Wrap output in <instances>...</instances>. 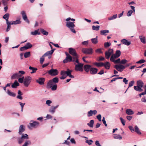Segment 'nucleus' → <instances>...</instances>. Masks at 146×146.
Listing matches in <instances>:
<instances>
[{
  "instance_id": "obj_61",
  "label": "nucleus",
  "mask_w": 146,
  "mask_h": 146,
  "mask_svg": "<svg viewBox=\"0 0 146 146\" xmlns=\"http://www.w3.org/2000/svg\"><path fill=\"white\" fill-rule=\"evenodd\" d=\"M102 121L103 122V123L105 125V126L106 127L107 126V125L106 123V121L105 120V118L104 117H103V119L102 120Z\"/></svg>"
},
{
  "instance_id": "obj_47",
  "label": "nucleus",
  "mask_w": 146,
  "mask_h": 146,
  "mask_svg": "<svg viewBox=\"0 0 146 146\" xmlns=\"http://www.w3.org/2000/svg\"><path fill=\"white\" fill-rule=\"evenodd\" d=\"M31 55L30 52H27L25 53L24 54V56L25 58H27L29 57Z\"/></svg>"
},
{
  "instance_id": "obj_10",
  "label": "nucleus",
  "mask_w": 146,
  "mask_h": 146,
  "mask_svg": "<svg viewBox=\"0 0 146 146\" xmlns=\"http://www.w3.org/2000/svg\"><path fill=\"white\" fill-rule=\"evenodd\" d=\"M113 53V50L109 49L105 52V57L107 59H109L111 54Z\"/></svg>"
},
{
  "instance_id": "obj_24",
  "label": "nucleus",
  "mask_w": 146,
  "mask_h": 146,
  "mask_svg": "<svg viewBox=\"0 0 146 146\" xmlns=\"http://www.w3.org/2000/svg\"><path fill=\"white\" fill-rule=\"evenodd\" d=\"M58 106V105H57L55 106H51L50 109L49 110V112L53 113L55 112L56 109L57 108Z\"/></svg>"
},
{
  "instance_id": "obj_1",
  "label": "nucleus",
  "mask_w": 146,
  "mask_h": 146,
  "mask_svg": "<svg viewBox=\"0 0 146 146\" xmlns=\"http://www.w3.org/2000/svg\"><path fill=\"white\" fill-rule=\"evenodd\" d=\"M69 53L73 56L74 58H75L76 60L75 62L78 63V56L75 50L71 48H69Z\"/></svg>"
},
{
  "instance_id": "obj_42",
  "label": "nucleus",
  "mask_w": 146,
  "mask_h": 146,
  "mask_svg": "<svg viewBox=\"0 0 146 146\" xmlns=\"http://www.w3.org/2000/svg\"><path fill=\"white\" fill-rule=\"evenodd\" d=\"M40 31L41 33L44 35H47L48 34V32L47 31H45L44 29H40Z\"/></svg>"
},
{
  "instance_id": "obj_41",
  "label": "nucleus",
  "mask_w": 146,
  "mask_h": 146,
  "mask_svg": "<svg viewBox=\"0 0 146 146\" xmlns=\"http://www.w3.org/2000/svg\"><path fill=\"white\" fill-rule=\"evenodd\" d=\"M94 65H96V66L98 67H101L103 66L104 65V63L101 62V63H98V62H95L94 64Z\"/></svg>"
},
{
  "instance_id": "obj_39",
  "label": "nucleus",
  "mask_w": 146,
  "mask_h": 146,
  "mask_svg": "<svg viewBox=\"0 0 146 146\" xmlns=\"http://www.w3.org/2000/svg\"><path fill=\"white\" fill-rule=\"evenodd\" d=\"M94 122V120H91L90 121V123H87V125L90 127H93Z\"/></svg>"
},
{
  "instance_id": "obj_33",
  "label": "nucleus",
  "mask_w": 146,
  "mask_h": 146,
  "mask_svg": "<svg viewBox=\"0 0 146 146\" xmlns=\"http://www.w3.org/2000/svg\"><path fill=\"white\" fill-rule=\"evenodd\" d=\"M109 31L107 30H101L100 31V34L102 35H106V33H108Z\"/></svg>"
},
{
  "instance_id": "obj_34",
  "label": "nucleus",
  "mask_w": 146,
  "mask_h": 146,
  "mask_svg": "<svg viewBox=\"0 0 146 146\" xmlns=\"http://www.w3.org/2000/svg\"><path fill=\"white\" fill-rule=\"evenodd\" d=\"M31 34L33 35H39L40 34L39 32H38V30H36L33 32H31Z\"/></svg>"
},
{
  "instance_id": "obj_57",
  "label": "nucleus",
  "mask_w": 146,
  "mask_h": 146,
  "mask_svg": "<svg viewBox=\"0 0 146 146\" xmlns=\"http://www.w3.org/2000/svg\"><path fill=\"white\" fill-rule=\"evenodd\" d=\"M111 43L110 42H105L104 43V47L105 48L108 47L111 45Z\"/></svg>"
},
{
  "instance_id": "obj_58",
  "label": "nucleus",
  "mask_w": 146,
  "mask_h": 146,
  "mask_svg": "<svg viewBox=\"0 0 146 146\" xmlns=\"http://www.w3.org/2000/svg\"><path fill=\"white\" fill-rule=\"evenodd\" d=\"M52 103L51 101L50 100H47L46 101V104L48 105V106H50V104Z\"/></svg>"
},
{
  "instance_id": "obj_12",
  "label": "nucleus",
  "mask_w": 146,
  "mask_h": 146,
  "mask_svg": "<svg viewBox=\"0 0 146 146\" xmlns=\"http://www.w3.org/2000/svg\"><path fill=\"white\" fill-rule=\"evenodd\" d=\"M59 82V79L58 77H55L52 78L51 80H50L48 82L50 85H52V84H56V83H58Z\"/></svg>"
},
{
  "instance_id": "obj_50",
  "label": "nucleus",
  "mask_w": 146,
  "mask_h": 146,
  "mask_svg": "<svg viewBox=\"0 0 146 146\" xmlns=\"http://www.w3.org/2000/svg\"><path fill=\"white\" fill-rule=\"evenodd\" d=\"M27 49L30 48L32 46V45L29 42L27 43L25 46Z\"/></svg>"
},
{
  "instance_id": "obj_28",
  "label": "nucleus",
  "mask_w": 146,
  "mask_h": 146,
  "mask_svg": "<svg viewBox=\"0 0 146 146\" xmlns=\"http://www.w3.org/2000/svg\"><path fill=\"white\" fill-rule=\"evenodd\" d=\"M137 85L139 86V87H140L142 88L143 84V83L142 81L141 80L138 81L137 82Z\"/></svg>"
},
{
  "instance_id": "obj_30",
  "label": "nucleus",
  "mask_w": 146,
  "mask_h": 146,
  "mask_svg": "<svg viewBox=\"0 0 146 146\" xmlns=\"http://www.w3.org/2000/svg\"><path fill=\"white\" fill-rule=\"evenodd\" d=\"M7 94L9 96L15 97L16 96V94L14 93L11 92L9 90H7Z\"/></svg>"
},
{
  "instance_id": "obj_19",
  "label": "nucleus",
  "mask_w": 146,
  "mask_h": 146,
  "mask_svg": "<svg viewBox=\"0 0 146 146\" xmlns=\"http://www.w3.org/2000/svg\"><path fill=\"white\" fill-rule=\"evenodd\" d=\"M121 53V52L119 50H117L115 54H112L111 56H113L115 58H117L120 56Z\"/></svg>"
},
{
  "instance_id": "obj_13",
  "label": "nucleus",
  "mask_w": 146,
  "mask_h": 146,
  "mask_svg": "<svg viewBox=\"0 0 146 146\" xmlns=\"http://www.w3.org/2000/svg\"><path fill=\"white\" fill-rule=\"evenodd\" d=\"M33 122H30L29 123V125L30 126L33 128H35L37 127L39 125V123L38 122L36 121H31Z\"/></svg>"
},
{
  "instance_id": "obj_53",
  "label": "nucleus",
  "mask_w": 146,
  "mask_h": 146,
  "mask_svg": "<svg viewBox=\"0 0 146 146\" xmlns=\"http://www.w3.org/2000/svg\"><path fill=\"white\" fill-rule=\"evenodd\" d=\"M44 58L43 56H42V57L40 58V63L41 64H43V62H44Z\"/></svg>"
},
{
  "instance_id": "obj_48",
  "label": "nucleus",
  "mask_w": 146,
  "mask_h": 146,
  "mask_svg": "<svg viewBox=\"0 0 146 146\" xmlns=\"http://www.w3.org/2000/svg\"><path fill=\"white\" fill-rule=\"evenodd\" d=\"M25 77L24 76H22L21 78H19L18 79V81L21 83H23V81H24Z\"/></svg>"
},
{
  "instance_id": "obj_3",
  "label": "nucleus",
  "mask_w": 146,
  "mask_h": 146,
  "mask_svg": "<svg viewBox=\"0 0 146 146\" xmlns=\"http://www.w3.org/2000/svg\"><path fill=\"white\" fill-rule=\"evenodd\" d=\"M74 22H67L66 23V26L70 29L72 32L75 33L76 32L74 28V27L75 26V25L74 24Z\"/></svg>"
},
{
  "instance_id": "obj_38",
  "label": "nucleus",
  "mask_w": 146,
  "mask_h": 146,
  "mask_svg": "<svg viewBox=\"0 0 146 146\" xmlns=\"http://www.w3.org/2000/svg\"><path fill=\"white\" fill-rule=\"evenodd\" d=\"M134 88L135 90L138 91L142 92L143 91V90L141 88L139 87V86L137 85V86H134Z\"/></svg>"
},
{
  "instance_id": "obj_60",
  "label": "nucleus",
  "mask_w": 146,
  "mask_h": 146,
  "mask_svg": "<svg viewBox=\"0 0 146 146\" xmlns=\"http://www.w3.org/2000/svg\"><path fill=\"white\" fill-rule=\"evenodd\" d=\"M119 119H120L123 125V126L125 125V120L124 119H123L122 117H120Z\"/></svg>"
},
{
  "instance_id": "obj_11",
  "label": "nucleus",
  "mask_w": 146,
  "mask_h": 146,
  "mask_svg": "<svg viewBox=\"0 0 146 146\" xmlns=\"http://www.w3.org/2000/svg\"><path fill=\"white\" fill-rule=\"evenodd\" d=\"M46 88H51L52 91H55L57 89V85L56 84H52V85H50L49 83H47L46 85Z\"/></svg>"
},
{
  "instance_id": "obj_15",
  "label": "nucleus",
  "mask_w": 146,
  "mask_h": 146,
  "mask_svg": "<svg viewBox=\"0 0 146 146\" xmlns=\"http://www.w3.org/2000/svg\"><path fill=\"white\" fill-rule=\"evenodd\" d=\"M116 58H113V56H111L110 58V60L111 61L113 62L115 64H120L121 60L119 58L117 60H115V59Z\"/></svg>"
},
{
  "instance_id": "obj_16",
  "label": "nucleus",
  "mask_w": 146,
  "mask_h": 146,
  "mask_svg": "<svg viewBox=\"0 0 146 146\" xmlns=\"http://www.w3.org/2000/svg\"><path fill=\"white\" fill-rule=\"evenodd\" d=\"M25 127L23 125H21L19 128V135H21L23 133L25 130Z\"/></svg>"
},
{
  "instance_id": "obj_26",
  "label": "nucleus",
  "mask_w": 146,
  "mask_h": 146,
  "mask_svg": "<svg viewBox=\"0 0 146 146\" xmlns=\"http://www.w3.org/2000/svg\"><path fill=\"white\" fill-rule=\"evenodd\" d=\"M54 51V50H52L50 51L47 52L43 55H42V56L44 57V56H48L49 55L52 54L53 53Z\"/></svg>"
},
{
  "instance_id": "obj_22",
  "label": "nucleus",
  "mask_w": 146,
  "mask_h": 146,
  "mask_svg": "<svg viewBox=\"0 0 146 146\" xmlns=\"http://www.w3.org/2000/svg\"><path fill=\"white\" fill-rule=\"evenodd\" d=\"M91 68V66L89 65H86L84 66V70L87 72L90 71Z\"/></svg>"
},
{
  "instance_id": "obj_4",
  "label": "nucleus",
  "mask_w": 146,
  "mask_h": 146,
  "mask_svg": "<svg viewBox=\"0 0 146 146\" xmlns=\"http://www.w3.org/2000/svg\"><path fill=\"white\" fill-rule=\"evenodd\" d=\"M74 64L75 65V70L76 71H82L83 66V64L79 63L78 60V63L74 62Z\"/></svg>"
},
{
  "instance_id": "obj_51",
  "label": "nucleus",
  "mask_w": 146,
  "mask_h": 146,
  "mask_svg": "<svg viewBox=\"0 0 146 146\" xmlns=\"http://www.w3.org/2000/svg\"><path fill=\"white\" fill-rule=\"evenodd\" d=\"M93 142L92 140H86V143H87L89 145H92V143Z\"/></svg>"
},
{
  "instance_id": "obj_6",
  "label": "nucleus",
  "mask_w": 146,
  "mask_h": 146,
  "mask_svg": "<svg viewBox=\"0 0 146 146\" xmlns=\"http://www.w3.org/2000/svg\"><path fill=\"white\" fill-rule=\"evenodd\" d=\"M82 52L84 54H92L94 52L92 48H83L82 50Z\"/></svg>"
},
{
  "instance_id": "obj_44",
  "label": "nucleus",
  "mask_w": 146,
  "mask_h": 146,
  "mask_svg": "<svg viewBox=\"0 0 146 146\" xmlns=\"http://www.w3.org/2000/svg\"><path fill=\"white\" fill-rule=\"evenodd\" d=\"M100 27V26L97 25L96 26H95L93 25L92 26V29L93 30L98 31Z\"/></svg>"
},
{
  "instance_id": "obj_37",
  "label": "nucleus",
  "mask_w": 146,
  "mask_h": 146,
  "mask_svg": "<svg viewBox=\"0 0 146 146\" xmlns=\"http://www.w3.org/2000/svg\"><path fill=\"white\" fill-rule=\"evenodd\" d=\"M12 25H16L21 23V21L19 20H17L15 21H12L11 22Z\"/></svg>"
},
{
  "instance_id": "obj_17",
  "label": "nucleus",
  "mask_w": 146,
  "mask_h": 146,
  "mask_svg": "<svg viewBox=\"0 0 146 146\" xmlns=\"http://www.w3.org/2000/svg\"><path fill=\"white\" fill-rule=\"evenodd\" d=\"M60 74L61 75H62V76L60 77V79L64 80L66 78L67 75L66 71L64 70L61 71Z\"/></svg>"
},
{
  "instance_id": "obj_9",
  "label": "nucleus",
  "mask_w": 146,
  "mask_h": 146,
  "mask_svg": "<svg viewBox=\"0 0 146 146\" xmlns=\"http://www.w3.org/2000/svg\"><path fill=\"white\" fill-rule=\"evenodd\" d=\"M114 68L119 72H121L125 68V66L121 64H118L115 65Z\"/></svg>"
},
{
  "instance_id": "obj_25",
  "label": "nucleus",
  "mask_w": 146,
  "mask_h": 146,
  "mask_svg": "<svg viewBox=\"0 0 146 146\" xmlns=\"http://www.w3.org/2000/svg\"><path fill=\"white\" fill-rule=\"evenodd\" d=\"M125 112L126 113L129 115H133L134 113L133 111L132 110L129 109L126 110Z\"/></svg>"
},
{
  "instance_id": "obj_43",
  "label": "nucleus",
  "mask_w": 146,
  "mask_h": 146,
  "mask_svg": "<svg viewBox=\"0 0 146 146\" xmlns=\"http://www.w3.org/2000/svg\"><path fill=\"white\" fill-rule=\"evenodd\" d=\"M139 38L141 40V41L143 43H145V37L143 36H139Z\"/></svg>"
},
{
  "instance_id": "obj_31",
  "label": "nucleus",
  "mask_w": 146,
  "mask_h": 146,
  "mask_svg": "<svg viewBox=\"0 0 146 146\" xmlns=\"http://www.w3.org/2000/svg\"><path fill=\"white\" fill-rule=\"evenodd\" d=\"M6 23L7 25V28L6 29V31L7 32H8L10 30V29L11 28V25H12V24H11V22H6Z\"/></svg>"
},
{
  "instance_id": "obj_49",
  "label": "nucleus",
  "mask_w": 146,
  "mask_h": 146,
  "mask_svg": "<svg viewBox=\"0 0 146 146\" xmlns=\"http://www.w3.org/2000/svg\"><path fill=\"white\" fill-rule=\"evenodd\" d=\"M31 142L30 141H25L24 144L22 146H27L31 144Z\"/></svg>"
},
{
  "instance_id": "obj_14",
  "label": "nucleus",
  "mask_w": 146,
  "mask_h": 146,
  "mask_svg": "<svg viewBox=\"0 0 146 146\" xmlns=\"http://www.w3.org/2000/svg\"><path fill=\"white\" fill-rule=\"evenodd\" d=\"M21 13L22 15L23 20L25 21H26L28 23H29V21L27 19V17L25 11H21Z\"/></svg>"
},
{
  "instance_id": "obj_7",
  "label": "nucleus",
  "mask_w": 146,
  "mask_h": 146,
  "mask_svg": "<svg viewBox=\"0 0 146 146\" xmlns=\"http://www.w3.org/2000/svg\"><path fill=\"white\" fill-rule=\"evenodd\" d=\"M48 74L51 76H56L58 74V72L57 70L52 68L48 71Z\"/></svg>"
},
{
  "instance_id": "obj_23",
  "label": "nucleus",
  "mask_w": 146,
  "mask_h": 146,
  "mask_svg": "<svg viewBox=\"0 0 146 146\" xmlns=\"http://www.w3.org/2000/svg\"><path fill=\"white\" fill-rule=\"evenodd\" d=\"M97 69L96 68H91L90 70V72L92 74H95L97 73Z\"/></svg>"
},
{
  "instance_id": "obj_64",
  "label": "nucleus",
  "mask_w": 146,
  "mask_h": 146,
  "mask_svg": "<svg viewBox=\"0 0 146 146\" xmlns=\"http://www.w3.org/2000/svg\"><path fill=\"white\" fill-rule=\"evenodd\" d=\"M95 52L97 53H102V51L101 50V49L100 48H99L96 50H95Z\"/></svg>"
},
{
  "instance_id": "obj_29",
  "label": "nucleus",
  "mask_w": 146,
  "mask_h": 146,
  "mask_svg": "<svg viewBox=\"0 0 146 146\" xmlns=\"http://www.w3.org/2000/svg\"><path fill=\"white\" fill-rule=\"evenodd\" d=\"M9 14L8 13H6L3 16V18L6 20V22H9L8 20L9 17Z\"/></svg>"
},
{
  "instance_id": "obj_35",
  "label": "nucleus",
  "mask_w": 146,
  "mask_h": 146,
  "mask_svg": "<svg viewBox=\"0 0 146 146\" xmlns=\"http://www.w3.org/2000/svg\"><path fill=\"white\" fill-rule=\"evenodd\" d=\"M29 69L32 70V72H31V74H33L36 72V71L37 70V69L31 66L29 67Z\"/></svg>"
},
{
  "instance_id": "obj_52",
  "label": "nucleus",
  "mask_w": 146,
  "mask_h": 146,
  "mask_svg": "<svg viewBox=\"0 0 146 146\" xmlns=\"http://www.w3.org/2000/svg\"><path fill=\"white\" fill-rule=\"evenodd\" d=\"M133 12H134L131 10H129L127 13V16L128 17L130 16Z\"/></svg>"
},
{
  "instance_id": "obj_62",
  "label": "nucleus",
  "mask_w": 146,
  "mask_h": 146,
  "mask_svg": "<svg viewBox=\"0 0 146 146\" xmlns=\"http://www.w3.org/2000/svg\"><path fill=\"white\" fill-rule=\"evenodd\" d=\"M105 59L104 57L102 56H100L98 58V59L97 60L98 61H103Z\"/></svg>"
},
{
  "instance_id": "obj_45",
  "label": "nucleus",
  "mask_w": 146,
  "mask_h": 146,
  "mask_svg": "<svg viewBox=\"0 0 146 146\" xmlns=\"http://www.w3.org/2000/svg\"><path fill=\"white\" fill-rule=\"evenodd\" d=\"M117 14L114 15L111 17H109L108 18V20H112L114 19L117 18Z\"/></svg>"
},
{
  "instance_id": "obj_21",
  "label": "nucleus",
  "mask_w": 146,
  "mask_h": 146,
  "mask_svg": "<svg viewBox=\"0 0 146 146\" xmlns=\"http://www.w3.org/2000/svg\"><path fill=\"white\" fill-rule=\"evenodd\" d=\"M121 42L123 44L127 46L129 45L131 43L130 41H129L126 39H123L121 40Z\"/></svg>"
},
{
  "instance_id": "obj_46",
  "label": "nucleus",
  "mask_w": 146,
  "mask_h": 146,
  "mask_svg": "<svg viewBox=\"0 0 146 146\" xmlns=\"http://www.w3.org/2000/svg\"><path fill=\"white\" fill-rule=\"evenodd\" d=\"M135 131L138 134H141V132L140 131L138 127L136 125L135 127Z\"/></svg>"
},
{
  "instance_id": "obj_54",
  "label": "nucleus",
  "mask_w": 146,
  "mask_h": 146,
  "mask_svg": "<svg viewBox=\"0 0 146 146\" xmlns=\"http://www.w3.org/2000/svg\"><path fill=\"white\" fill-rule=\"evenodd\" d=\"M72 72V71L71 70L68 69L67 70V71H66V73L67 76H69L71 74V73Z\"/></svg>"
},
{
  "instance_id": "obj_56",
  "label": "nucleus",
  "mask_w": 146,
  "mask_h": 146,
  "mask_svg": "<svg viewBox=\"0 0 146 146\" xmlns=\"http://www.w3.org/2000/svg\"><path fill=\"white\" fill-rule=\"evenodd\" d=\"M146 62V61L144 59H141L136 62L137 64H142Z\"/></svg>"
},
{
  "instance_id": "obj_32",
  "label": "nucleus",
  "mask_w": 146,
  "mask_h": 146,
  "mask_svg": "<svg viewBox=\"0 0 146 146\" xmlns=\"http://www.w3.org/2000/svg\"><path fill=\"white\" fill-rule=\"evenodd\" d=\"M19 85V83L16 81H15L12 85V87L13 88H16Z\"/></svg>"
},
{
  "instance_id": "obj_20",
  "label": "nucleus",
  "mask_w": 146,
  "mask_h": 146,
  "mask_svg": "<svg viewBox=\"0 0 146 146\" xmlns=\"http://www.w3.org/2000/svg\"><path fill=\"white\" fill-rule=\"evenodd\" d=\"M21 76V75L19 73H16L13 74L11 76V79H15L18 77H20Z\"/></svg>"
},
{
  "instance_id": "obj_59",
  "label": "nucleus",
  "mask_w": 146,
  "mask_h": 146,
  "mask_svg": "<svg viewBox=\"0 0 146 146\" xmlns=\"http://www.w3.org/2000/svg\"><path fill=\"white\" fill-rule=\"evenodd\" d=\"M134 83V81L133 80H132L131 81H130L129 83V87L128 88H129V87H131L133 86V84Z\"/></svg>"
},
{
  "instance_id": "obj_27",
  "label": "nucleus",
  "mask_w": 146,
  "mask_h": 146,
  "mask_svg": "<svg viewBox=\"0 0 146 146\" xmlns=\"http://www.w3.org/2000/svg\"><path fill=\"white\" fill-rule=\"evenodd\" d=\"M110 64L108 62H105L104 63V65L103 66H104L105 68L106 69H109L110 67Z\"/></svg>"
},
{
  "instance_id": "obj_5",
  "label": "nucleus",
  "mask_w": 146,
  "mask_h": 146,
  "mask_svg": "<svg viewBox=\"0 0 146 146\" xmlns=\"http://www.w3.org/2000/svg\"><path fill=\"white\" fill-rule=\"evenodd\" d=\"M32 78L31 77L28 76L25 78L23 81V84L25 86L27 87L28 86L31 82Z\"/></svg>"
},
{
  "instance_id": "obj_36",
  "label": "nucleus",
  "mask_w": 146,
  "mask_h": 146,
  "mask_svg": "<svg viewBox=\"0 0 146 146\" xmlns=\"http://www.w3.org/2000/svg\"><path fill=\"white\" fill-rule=\"evenodd\" d=\"M97 38L98 36H96V38H93L91 39L92 42L93 44H96L98 43V41Z\"/></svg>"
},
{
  "instance_id": "obj_63",
  "label": "nucleus",
  "mask_w": 146,
  "mask_h": 146,
  "mask_svg": "<svg viewBox=\"0 0 146 146\" xmlns=\"http://www.w3.org/2000/svg\"><path fill=\"white\" fill-rule=\"evenodd\" d=\"M27 47H26V46H24L23 47H21L20 48V51H24V50H27Z\"/></svg>"
},
{
  "instance_id": "obj_18",
  "label": "nucleus",
  "mask_w": 146,
  "mask_h": 146,
  "mask_svg": "<svg viewBox=\"0 0 146 146\" xmlns=\"http://www.w3.org/2000/svg\"><path fill=\"white\" fill-rule=\"evenodd\" d=\"M45 79L43 78H40L36 80V82L40 85H43L44 84Z\"/></svg>"
},
{
  "instance_id": "obj_2",
  "label": "nucleus",
  "mask_w": 146,
  "mask_h": 146,
  "mask_svg": "<svg viewBox=\"0 0 146 146\" xmlns=\"http://www.w3.org/2000/svg\"><path fill=\"white\" fill-rule=\"evenodd\" d=\"M22 136L20 137L17 138L18 143L19 144H21L24 141V139H28L29 138L28 135L27 134H22Z\"/></svg>"
},
{
  "instance_id": "obj_40",
  "label": "nucleus",
  "mask_w": 146,
  "mask_h": 146,
  "mask_svg": "<svg viewBox=\"0 0 146 146\" xmlns=\"http://www.w3.org/2000/svg\"><path fill=\"white\" fill-rule=\"evenodd\" d=\"M113 137L115 139H121L122 137L120 135L118 134H114Z\"/></svg>"
},
{
  "instance_id": "obj_55",
  "label": "nucleus",
  "mask_w": 146,
  "mask_h": 146,
  "mask_svg": "<svg viewBox=\"0 0 146 146\" xmlns=\"http://www.w3.org/2000/svg\"><path fill=\"white\" fill-rule=\"evenodd\" d=\"M127 60L125 59H123L121 60V61L120 64H124L127 62Z\"/></svg>"
},
{
  "instance_id": "obj_8",
  "label": "nucleus",
  "mask_w": 146,
  "mask_h": 146,
  "mask_svg": "<svg viewBox=\"0 0 146 146\" xmlns=\"http://www.w3.org/2000/svg\"><path fill=\"white\" fill-rule=\"evenodd\" d=\"M76 59L74 58L73 59L71 56H66L65 59L63 60L64 63H66L68 62H75Z\"/></svg>"
}]
</instances>
